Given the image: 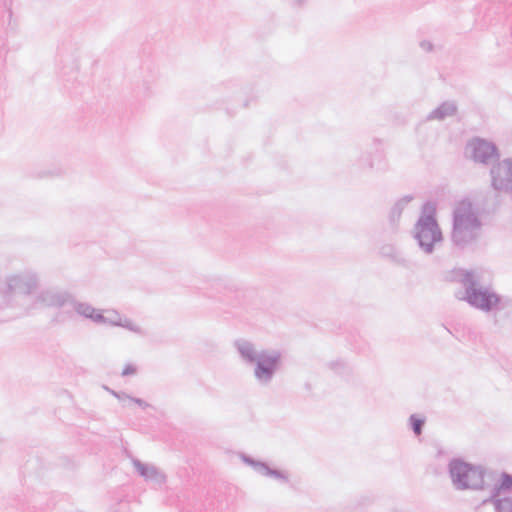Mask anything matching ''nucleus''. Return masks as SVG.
Masks as SVG:
<instances>
[{"mask_svg":"<svg viewBox=\"0 0 512 512\" xmlns=\"http://www.w3.org/2000/svg\"><path fill=\"white\" fill-rule=\"evenodd\" d=\"M233 346L241 360L253 365V376L261 386H268L273 381L282 365V353L278 350H258L256 345L244 338L236 339Z\"/></svg>","mask_w":512,"mask_h":512,"instance_id":"nucleus-1","label":"nucleus"},{"mask_svg":"<svg viewBox=\"0 0 512 512\" xmlns=\"http://www.w3.org/2000/svg\"><path fill=\"white\" fill-rule=\"evenodd\" d=\"M412 200V195H405L399 200H397V202L393 205L389 214V221L393 226H395L398 223L403 210Z\"/></svg>","mask_w":512,"mask_h":512,"instance_id":"nucleus-18","label":"nucleus"},{"mask_svg":"<svg viewBox=\"0 0 512 512\" xmlns=\"http://www.w3.org/2000/svg\"><path fill=\"white\" fill-rule=\"evenodd\" d=\"M465 151L474 162L484 165H488L492 160H498L500 156L494 143L480 137L471 139Z\"/></svg>","mask_w":512,"mask_h":512,"instance_id":"nucleus-7","label":"nucleus"},{"mask_svg":"<svg viewBox=\"0 0 512 512\" xmlns=\"http://www.w3.org/2000/svg\"><path fill=\"white\" fill-rule=\"evenodd\" d=\"M38 286L37 274L26 270L7 276L5 281L0 284V295L6 305H18V299L28 297Z\"/></svg>","mask_w":512,"mask_h":512,"instance_id":"nucleus-6","label":"nucleus"},{"mask_svg":"<svg viewBox=\"0 0 512 512\" xmlns=\"http://www.w3.org/2000/svg\"><path fill=\"white\" fill-rule=\"evenodd\" d=\"M360 165L369 169L384 170L386 162L381 143L374 140L370 150L366 151L360 158Z\"/></svg>","mask_w":512,"mask_h":512,"instance_id":"nucleus-11","label":"nucleus"},{"mask_svg":"<svg viewBox=\"0 0 512 512\" xmlns=\"http://www.w3.org/2000/svg\"><path fill=\"white\" fill-rule=\"evenodd\" d=\"M512 493V474L503 471L493 485L490 495L503 496Z\"/></svg>","mask_w":512,"mask_h":512,"instance_id":"nucleus-15","label":"nucleus"},{"mask_svg":"<svg viewBox=\"0 0 512 512\" xmlns=\"http://www.w3.org/2000/svg\"><path fill=\"white\" fill-rule=\"evenodd\" d=\"M457 112V105L453 101H445L437 108L431 111L427 120H444L446 117L455 115Z\"/></svg>","mask_w":512,"mask_h":512,"instance_id":"nucleus-16","label":"nucleus"},{"mask_svg":"<svg viewBox=\"0 0 512 512\" xmlns=\"http://www.w3.org/2000/svg\"><path fill=\"white\" fill-rule=\"evenodd\" d=\"M461 283L465 289L464 295L461 297L457 295V297L466 301L473 308L491 312L494 309H503L508 305L503 303V298L499 294L482 287L473 271H465Z\"/></svg>","mask_w":512,"mask_h":512,"instance_id":"nucleus-4","label":"nucleus"},{"mask_svg":"<svg viewBox=\"0 0 512 512\" xmlns=\"http://www.w3.org/2000/svg\"><path fill=\"white\" fill-rule=\"evenodd\" d=\"M137 373V368L133 364H126L122 370L121 375L123 377L125 376H131Z\"/></svg>","mask_w":512,"mask_h":512,"instance_id":"nucleus-20","label":"nucleus"},{"mask_svg":"<svg viewBox=\"0 0 512 512\" xmlns=\"http://www.w3.org/2000/svg\"><path fill=\"white\" fill-rule=\"evenodd\" d=\"M240 458L246 465L252 467L255 472L262 476L274 478L281 483L289 482V475L286 471L271 468L267 462L256 460L245 453H240Z\"/></svg>","mask_w":512,"mask_h":512,"instance_id":"nucleus-10","label":"nucleus"},{"mask_svg":"<svg viewBox=\"0 0 512 512\" xmlns=\"http://www.w3.org/2000/svg\"><path fill=\"white\" fill-rule=\"evenodd\" d=\"M114 397H116V395H118L119 392L117 391H114V390H111L109 388H106Z\"/></svg>","mask_w":512,"mask_h":512,"instance_id":"nucleus-26","label":"nucleus"},{"mask_svg":"<svg viewBox=\"0 0 512 512\" xmlns=\"http://www.w3.org/2000/svg\"><path fill=\"white\" fill-rule=\"evenodd\" d=\"M373 502V498L372 497H369V496H364L361 498V502L360 504L361 505H369Z\"/></svg>","mask_w":512,"mask_h":512,"instance_id":"nucleus-24","label":"nucleus"},{"mask_svg":"<svg viewBox=\"0 0 512 512\" xmlns=\"http://www.w3.org/2000/svg\"><path fill=\"white\" fill-rule=\"evenodd\" d=\"M412 234L419 249L427 255L433 254L436 247L442 244L443 233L436 218L435 206L431 202H426L422 206Z\"/></svg>","mask_w":512,"mask_h":512,"instance_id":"nucleus-2","label":"nucleus"},{"mask_svg":"<svg viewBox=\"0 0 512 512\" xmlns=\"http://www.w3.org/2000/svg\"><path fill=\"white\" fill-rule=\"evenodd\" d=\"M129 397H131V396L126 394L125 392H119L118 395H116V398L121 402L125 401V400H129Z\"/></svg>","mask_w":512,"mask_h":512,"instance_id":"nucleus-23","label":"nucleus"},{"mask_svg":"<svg viewBox=\"0 0 512 512\" xmlns=\"http://www.w3.org/2000/svg\"><path fill=\"white\" fill-rule=\"evenodd\" d=\"M481 220L473 212L470 202H461L453 210L451 240L461 249L475 242L480 235Z\"/></svg>","mask_w":512,"mask_h":512,"instance_id":"nucleus-3","label":"nucleus"},{"mask_svg":"<svg viewBox=\"0 0 512 512\" xmlns=\"http://www.w3.org/2000/svg\"><path fill=\"white\" fill-rule=\"evenodd\" d=\"M70 306L77 315L85 319H88L93 323L100 324V322L105 321L103 310L94 308L88 302L78 301L74 296L72 298Z\"/></svg>","mask_w":512,"mask_h":512,"instance_id":"nucleus-14","label":"nucleus"},{"mask_svg":"<svg viewBox=\"0 0 512 512\" xmlns=\"http://www.w3.org/2000/svg\"><path fill=\"white\" fill-rule=\"evenodd\" d=\"M129 401L137 404L139 407L143 408V409H146L148 407H151V405L146 402L145 400L141 399V398H137V397H129Z\"/></svg>","mask_w":512,"mask_h":512,"instance_id":"nucleus-21","label":"nucleus"},{"mask_svg":"<svg viewBox=\"0 0 512 512\" xmlns=\"http://www.w3.org/2000/svg\"><path fill=\"white\" fill-rule=\"evenodd\" d=\"M484 505L492 504L494 512H512V496H494L489 495L482 502Z\"/></svg>","mask_w":512,"mask_h":512,"instance_id":"nucleus-17","label":"nucleus"},{"mask_svg":"<svg viewBox=\"0 0 512 512\" xmlns=\"http://www.w3.org/2000/svg\"><path fill=\"white\" fill-rule=\"evenodd\" d=\"M305 4V0H293V5L297 7H302Z\"/></svg>","mask_w":512,"mask_h":512,"instance_id":"nucleus-25","label":"nucleus"},{"mask_svg":"<svg viewBox=\"0 0 512 512\" xmlns=\"http://www.w3.org/2000/svg\"><path fill=\"white\" fill-rule=\"evenodd\" d=\"M73 294L67 290L57 287H49L42 289L35 298V304H40L49 308H62L70 306Z\"/></svg>","mask_w":512,"mask_h":512,"instance_id":"nucleus-9","label":"nucleus"},{"mask_svg":"<svg viewBox=\"0 0 512 512\" xmlns=\"http://www.w3.org/2000/svg\"><path fill=\"white\" fill-rule=\"evenodd\" d=\"M448 473L457 490L485 489L486 470L480 465H473L462 458H452L448 463Z\"/></svg>","mask_w":512,"mask_h":512,"instance_id":"nucleus-5","label":"nucleus"},{"mask_svg":"<svg viewBox=\"0 0 512 512\" xmlns=\"http://www.w3.org/2000/svg\"><path fill=\"white\" fill-rule=\"evenodd\" d=\"M409 425L411 430L416 436H419L423 432V428L425 425V418L420 417L417 414H412L409 417Z\"/></svg>","mask_w":512,"mask_h":512,"instance_id":"nucleus-19","label":"nucleus"},{"mask_svg":"<svg viewBox=\"0 0 512 512\" xmlns=\"http://www.w3.org/2000/svg\"><path fill=\"white\" fill-rule=\"evenodd\" d=\"M132 464L137 473L146 481L162 485L166 482V475L155 465L143 463L137 458H132Z\"/></svg>","mask_w":512,"mask_h":512,"instance_id":"nucleus-13","label":"nucleus"},{"mask_svg":"<svg viewBox=\"0 0 512 512\" xmlns=\"http://www.w3.org/2000/svg\"><path fill=\"white\" fill-rule=\"evenodd\" d=\"M491 186L503 193H512V158L498 161L490 169Z\"/></svg>","mask_w":512,"mask_h":512,"instance_id":"nucleus-8","label":"nucleus"},{"mask_svg":"<svg viewBox=\"0 0 512 512\" xmlns=\"http://www.w3.org/2000/svg\"><path fill=\"white\" fill-rule=\"evenodd\" d=\"M106 313L108 314V316H104L105 321L100 322V324H107L114 327H122L140 336L146 335L144 329H142L139 325L134 323L131 319L127 317H122L117 310H106Z\"/></svg>","mask_w":512,"mask_h":512,"instance_id":"nucleus-12","label":"nucleus"},{"mask_svg":"<svg viewBox=\"0 0 512 512\" xmlns=\"http://www.w3.org/2000/svg\"><path fill=\"white\" fill-rule=\"evenodd\" d=\"M420 47H421L423 50H425V51H431V50H432V48H433V45H432V43H431V42L424 40V41H421V42H420Z\"/></svg>","mask_w":512,"mask_h":512,"instance_id":"nucleus-22","label":"nucleus"}]
</instances>
